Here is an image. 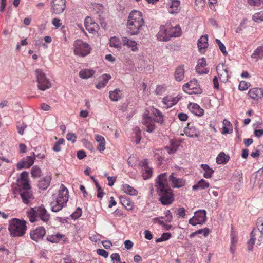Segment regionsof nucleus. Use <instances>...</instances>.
I'll use <instances>...</instances> for the list:
<instances>
[{
    "label": "nucleus",
    "mask_w": 263,
    "mask_h": 263,
    "mask_svg": "<svg viewBox=\"0 0 263 263\" xmlns=\"http://www.w3.org/2000/svg\"><path fill=\"white\" fill-rule=\"evenodd\" d=\"M99 29V25L95 22H93L89 26L88 25L86 26V29L91 33L97 32Z\"/></svg>",
    "instance_id": "a19ab883"
},
{
    "label": "nucleus",
    "mask_w": 263,
    "mask_h": 263,
    "mask_svg": "<svg viewBox=\"0 0 263 263\" xmlns=\"http://www.w3.org/2000/svg\"><path fill=\"white\" fill-rule=\"evenodd\" d=\"M65 0H52L51 8L53 12L55 14H60L63 12L65 8Z\"/></svg>",
    "instance_id": "9b49d317"
},
{
    "label": "nucleus",
    "mask_w": 263,
    "mask_h": 263,
    "mask_svg": "<svg viewBox=\"0 0 263 263\" xmlns=\"http://www.w3.org/2000/svg\"><path fill=\"white\" fill-rule=\"evenodd\" d=\"M144 22L141 13L137 10L132 11L128 18L127 30L131 35H137L139 33Z\"/></svg>",
    "instance_id": "f03ea898"
},
{
    "label": "nucleus",
    "mask_w": 263,
    "mask_h": 263,
    "mask_svg": "<svg viewBox=\"0 0 263 263\" xmlns=\"http://www.w3.org/2000/svg\"><path fill=\"white\" fill-rule=\"evenodd\" d=\"M39 218V219L42 220V221L47 222L49 220L50 217L49 215H37Z\"/></svg>",
    "instance_id": "0e129e2a"
},
{
    "label": "nucleus",
    "mask_w": 263,
    "mask_h": 263,
    "mask_svg": "<svg viewBox=\"0 0 263 263\" xmlns=\"http://www.w3.org/2000/svg\"><path fill=\"white\" fill-rule=\"evenodd\" d=\"M257 224L258 230L263 234V217L258 219Z\"/></svg>",
    "instance_id": "864d4df0"
},
{
    "label": "nucleus",
    "mask_w": 263,
    "mask_h": 263,
    "mask_svg": "<svg viewBox=\"0 0 263 263\" xmlns=\"http://www.w3.org/2000/svg\"><path fill=\"white\" fill-rule=\"evenodd\" d=\"M27 222L24 219L12 218L9 221L8 231L11 237H23L26 232Z\"/></svg>",
    "instance_id": "7ed1b4c3"
},
{
    "label": "nucleus",
    "mask_w": 263,
    "mask_h": 263,
    "mask_svg": "<svg viewBox=\"0 0 263 263\" xmlns=\"http://www.w3.org/2000/svg\"><path fill=\"white\" fill-rule=\"evenodd\" d=\"M262 15L261 14V12L255 13L253 16L252 19L254 22H259V21H262Z\"/></svg>",
    "instance_id": "3c124183"
},
{
    "label": "nucleus",
    "mask_w": 263,
    "mask_h": 263,
    "mask_svg": "<svg viewBox=\"0 0 263 263\" xmlns=\"http://www.w3.org/2000/svg\"><path fill=\"white\" fill-rule=\"evenodd\" d=\"M184 133L186 136L190 137H199L198 130L194 126H191L188 124L187 127L184 129Z\"/></svg>",
    "instance_id": "bb28decb"
},
{
    "label": "nucleus",
    "mask_w": 263,
    "mask_h": 263,
    "mask_svg": "<svg viewBox=\"0 0 263 263\" xmlns=\"http://www.w3.org/2000/svg\"><path fill=\"white\" fill-rule=\"evenodd\" d=\"M237 242V238L236 234L233 230L231 231V243L232 245H236Z\"/></svg>",
    "instance_id": "603ef678"
},
{
    "label": "nucleus",
    "mask_w": 263,
    "mask_h": 263,
    "mask_svg": "<svg viewBox=\"0 0 263 263\" xmlns=\"http://www.w3.org/2000/svg\"><path fill=\"white\" fill-rule=\"evenodd\" d=\"M122 205H124L127 210H130L132 208V203L127 200H123Z\"/></svg>",
    "instance_id": "338daca9"
},
{
    "label": "nucleus",
    "mask_w": 263,
    "mask_h": 263,
    "mask_svg": "<svg viewBox=\"0 0 263 263\" xmlns=\"http://www.w3.org/2000/svg\"><path fill=\"white\" fill-rule=\"evenodd\" d=\"M174 173H172L169 176L168 180L173 183V187L179 188L183 186L184 184V181L182 179L177 178L174 176Z\"/></svg>",
    "instance_id": "6ab92c4d"
},
{
    "label": "nucleus",
    "mask_w": 263,
    "mask_h": 263,
    "mask_svg": "<svg viewBox=\"0 0 263 263\" xmlns=\"http://www.w3.org/2000/svg\"><path fill=\"white\" fill-rule=\"evenodd\" d=\"M206 215H194V216L189 220V223L193 225L202 224L206 221Z\"/></svg>",
    "instance_id": "dca6fc26"
},
{
    "label": "nucleus",
    "mask_w": 263,
    "mask_h": 263,
    "mask_svg": "<svg viewBox=\"0 0 263 263\" xmlns=\"http://www.w3.org/2000/svg\"><path fill=\"white\" fill-rule=\"evenodd\" d=\"M250 86V84L245 81H241L239 85V90L243 91L247 89Z\"/></svg>",
    "instance_id": "09e8293b"
},
{
    "label": "nucleus",
    "mask_w": 263,
    "mask_h": 263,
    "mask_svg": "<svg viewBox=\"0 0 263 263\" xmlns=\"http://www.w3.org/2000/svg\"><path fill=\"white\" fill-rule=\"evenodd\" d=\"M230 157L224 153L220 152L216 158V162L219 164H225L229 160Z\"/></svg>",
    "instance_id": "f704fd0d"
},
{
    "label": "nucleus",
    "mask_w": 263,
    "mask_h": 263,
    "mask_svg": "<svg viewBox=\"0 0 263 263\" xmlns=\"http://www.w3.org/2000/svg\"><path fill=\"white\" fill-rule=\"evenodd\" d=\"M51 180L50 175H47L41 179L38 184V186L40 189L45 190L49 186Z\"/></svg>",
    "instance_id": "a878e982"
},
{
    "label": "nucleus",
    "mask_w": 263,
    "mask_h": 263,
    "mask_svg": "<svg viewBox=\"0 0 263 263\" xmlns=\"http://www.w3.org/2000/svg\"><path fill=\"white\" fill-rule=\"evenodd\" d=\"M86 156V153L83 150H80L77 152V157L79 159H82Z\"/></svg>",
    "instance_id": "bf43d9fd"
},
{
    "label": "nucleus",
    "mask_w": 263,
    "mask_h": 263,
    "mask_svg": "<svg viewBox=\"0 0 263 263\" xmlns=\"http://www.w3.org/2000/svg\"><path fill=\"white\" fill-rule=\"evenodd\" d=\"M215 41H216V43L217 44V45H218L219 48L220 50V51H221V52L224 55H227V50H226L224 45L220 41V40H219L218 39H216L215 40Z\"/></svg>",
    "instance_id": "49530a36"
},
{
    "label": "nucleus",
    "mask_w": 263,
    "mask_h": 263,
    "mask_svg": "<svg viewBox=\"0 0 263 263\" xmlns=\"http://www.w3.org/2000/svg\"><path fill=\"white\" fill-rule=\"evenodd\" d=\"M168 35L170 36V39L171 37H176L181 35V30L179 25H176L175 27H171L170 26H167Z\"/></svg>",
    "instance_id": "393cba45"
},
{
    "label": "nucleus",
    "mask_w": 263,
    "mask_h": 263,
    "mask_svg": "<svg viewBox=\"0 0 263 263\" xmlns=\"http://www.w3.org/2000/svg\"><path fill=\"white\" fill-rule=\"evenodd\" d=\"M33 156H29L26 157V160L25 161V162L26 164V168H29L34 163V160L36 157L35 156L34 152H33Z\"/></svg>",
    "instance_id": "c03bdc74"
},
{
    "label": "nucleus",
    "mask_w": 263,
    "mask_h": 263,
    "mask_svg": "<svg viewBox=\"0 0 263 263\" xmlns=\"http://www.w3.org/2000/svg\"><path fill=\"white\" fill-rule=\"evenodd\" d=\"M122 43L123 45H126L128 48H130L133 51H136L138 50L137 43L134 40H131L127 37H123Z\"/></svg>",
    "instance_id": "cd10ccee"
},
{
    "label": "nucleus",
    "mask_w": 263,
    "mask_h": 263,
    "mask_svg": "<svg viewBox=\"0 0 263 263\" xmlns=\"http://www.w3.org/2000/svg\"><path fill=\"white\" fill-rule=\"evenodd\" d=\"M17 127L18 133L21 135H23L24 134L25 129L27 127V125L24 123H22L21 125H18Z\"/></svg>",
    "instance_id": "13d9d810"
},
{
    "label": "nucleus",
    "mask_w": 263,
    "mask_h": 263,
    "mask_svg": "<svg viewBox=\"0 0 263 263\" xmlns=\"http://www.w3.org/2000/svg\"><path fill=\"white\" fill-rule=\"evenodd\" d=\"M97 253L99 255L101 256L104 257L105 258H106L108 256V252L106 251H105V250L102 249H98L97 250Z\"/></svg>",
    "instance_id": "8fccbe9b"
},
{
    "label": "nucleus",
    "mask_w": 263,
    "mask_h": 263,
    "mask_svg": "<svg viewBox=\"0 0 263 263\" xmlns=\"http://www.w3.org/2000/svg\"><path fill=\"white\" fill-rule=\"evenodd\" d=\"M65 141L64 139L63 138H60L59 140L55 142L53 147V150L55 152H60L61 149V145L63 144Z\"/></svg>",
    "instance_id": "a18cd8bd"
},
{
    "label": "nucleus",
    "mask_w": 263,
    "mask_h": 263,
    "mask_svg": "<svg viewBox=\"0 0 263 263\" xmlns=\"http://www.w3.org/2000/svg\"><path fill=\"white\" fill-rule=\"evenodd\" d=\"M109 45L111 47L117 48L118 50L121 49V43L119 39L116 36L111 37L109 40Z\"/></svg>",
    "instance_id": "4c0bfd02"
},
{
    "label": "nucleus",
    "mask_w": 263,
    "mask_h": 263,
    "mask_svg": "<svg viewBox=\"0 0 263 263\" xmlns=\"http://www.w3.org/2000/svg\"><path fill=\"white\" fill-rule=\"evenodd\" d=\"M179 99L180 98L178 97L166 96L163 98L162 102L165 105L164 107L168 108L175 105Z\"/></svg>",
    "instance_id": "4468645a"
},
{
    "label": "nucleus",
    "mask_w": 263,
    "mask_h": 263,
    "mask_svg": "<svg viewBox=\"0 0 263 263\" xmlns=\"http://www.w3.org/2000/svg\"><path fill=\"white\" fill-rule=\"evenodd\" d=\"M248 3L251 6H260L263 4V0H247Z\"/></svg>",
    "instance_id": "de8ad7c7"
},
{
    "label": "nucleus",
    "mask_w": 263,
    "mask_h": 263,
    "mask_svg": "<svg viewBox=\"0 0 263 263\" xmlns=\"http://www.w3.org/2000/svg\"><path fill=\"white\" fill-rule=\"evenodd\" d=\"M46 239L52 243H58L61 241H65L66 237L63 234L57 233L56 234L47 235Z\"/></svg>",
    "instance_id": "f3484780"
},
{
    "label": "nucleus",
    "mask_w": 263,
    "mask_h": 263,
    "mask_svg": "<svg viewBox=\"0 0 263 263\" xmlns=\"http://www.w3.org/2000/svg\"><path fill=\"white\" fill-rule=\"evenodd\" d=\"M110 258L112 262L120 260V255L118 253H113L111 255Z\"/></svg>",
    "instance_id": "e2e57ef3"
},
{
    "label": "nucleus",
    "mask_w": 263,
    "mask_h": 263,
    "mask_svg": "<svg viewBox=\"0 0 263 263\" xmlns=\"http://www.w3.org/2000/svg\"><path fill=\"white\" fill-rule=\"evenodd\" d=\"M201 167L205 171L203 175V177L205 178H210L214 172V170L206 164H202Z\"/></svg>",
    "instance_id": "c9c22d12"
},
{
    "label": "nucleus",
    "mask_w": 263,
    "mask_h": 263,
    "mask_svg": "<svg viewBox=\"0 0 263 263\" xmlns=\"http://www.w3.org/2000/svg\"><path fill=\"white\" fill-rule=\"evenodd\" d=\"M122 187L123 191L127 194L131 196H135L138 194V191L129 184H124L122 185Z\"/></svg>",
    "instance_id": "c756f323"
},
{
    "label": "nucleus",
    "mask_w": 263,
    "mask_h": 263,
    "mask_svg": "<svg viewBox=\"0 0 263 263\" xmlns=\"http://www.w3.org/2000/svg\"><path fill=\"white\" fill-rule=\"evenodd\" d=\"M178 117L180 120L185 121L187 119L188 116L186 114L181 112L178 114Z\"/></svg>",
    "instance_id": "680f3d73"
},
{
    "label": "nucleus",
    "mask_w": 263,
    "mask_h": 263,
    "mask_svg": "<svg viewBox=\"0 0 263 263\" xmlns=\"http://www.w3.org/2000/svg\"><path fill=\"white\" fill-rule=\"evenodd\" d=\"M197 234H202L204 237H206L209 234V230L208 228L200 229L196 231Z\"/></svg>",
    "instance_id": "4d7b16f0"
},
{
    "label": "nucleus",
    "mask_w": 263,
    "mask_h": 263,
    "mask_svg": "<svg viewBox=\"0 0 263 263\" xmlns=\"http://www.w3.org/2000/svg\"><path fill=\"white\" fill-rule=\"evenodd\" d=\"M216 70L219 78L222 82H227L229 78V73L228 68L223 64H219L217 67Z\"/></svg>",
    "instance_id": "9d476101"
},
{
    "label": "nucleus",
    "mask_w": 263,
    "mask_h": 263,
    "mask_svg": "<svg viewBox=\"0 0 263 263\" xmlns=\"http://www.w3.org/2000/svg\"><path fill=\"white\" fill-rule=\"evenodd\" d=\"M143 124L145 126V130L148 133H152L155 129L154 118L146 114L143 115Z\"/></svg>",
    "instance_id": "1a4fd4ad"
},
{
    "label": "nucleus",
    "mask_w": 263,
    "mask_h": 263,
    "mask_svg": "<svg viewBox=\"0 0 263 263\" xmlns=\"http://www.w3.org/2000/svg\"><path fill=\"white\" fill-rule=\"evenodd\" d=\"M208 35H203L201 36V37L198 40L197 46L198 48L199 49V50L201 52H204L205 49L208 47Z\"/></svg>",
    "instance_id": "aec40b11"
},
{
    "label": "nucleus",
    "mask_w": 263,
    "mask_h": 263,
    "mask_svg": "<svg viewBox=\"0 0 263 263\" xmlns=\"http://www.w3.org/2000/svg\"><path fill=\"white\" fill-rule=\"evenodd\" d=\"M182 88L184 91L189 94H200L202 92V89L198 85L196 79L191 80L185 84Z\"/></svg>",
    "instance_id": "0eeeda50"
},
{
    "label": "nucleus",
    "mask_w": 263,
    "mask_h": 263,
    "mask_svg": "<svg viewBox=\"0 0 263 263\" xmlns=\"http://www.w3.org/2000/svg\"><path fill=\"white\" fill-rule=\"evenodd\" d=\"M175 79L177 81H182L184 77V65H179L175 69L174 73Z\"/></svg>",
    "instance_id": "b1692460"
},
{
    "label": "nucleus",
    "mask_w": 263,
    "mask_h": 263,
    "mask_svg": "<svg viewBox=\"0 0 263 263\" xmlns=\"http://www.w3.org/2000/svg\"><path fill=\"white\" fill-rule=\"evenodd\" d=\"M42 171L40 167L37 166H34L31 171V174L34 178L40 177L41 175Z\"/></svg>",
    "instance_id": "37998d69"
},
{
    "label": "nucleus",
    "mask_w": 263,
    "mask_h": 263,
    "mask_svg": "<svg viewBox=\"0 0 263 263\" xmlns=\"http://www.w3.org/2000/svg\"><path fill=\"white\" fill-rule=\"evenodd\" d=\"M111 76L108 74H104L100 77L99 81L96 85V88L100 89L105 87L109 80L111 79Z\"/></svg>",
    "instance_id": "5701e85b"
},
{
    "label": "nucleus",
    "mask_w": 263,
    "mask_h": 263,
    "mask_svg": "<svg viewBox=\"0 0 263 263\" xmlns=\"http://www.w3.org/2000/svg\"><path fill=\"white\" fill-rule=\"evenodd\" d=\"M32 212H28L27 214H46L47 211L43 205L39 207H34L31 208Z\"/></svg>",
    "instance_id": "ea45409f"
},
{
    "label": "nucleus",
    "mask_w": 263,
    "mask_h": 263,
    "mask_svg": "<svg viewBox=\"0 0 263 263\" xmlns=\"http://www.w3.org/2000/svg\"><path fill=\"white\" fill-rule=\"evenodd\" d=\"M91 49L90 45L82 40L78 39L73 43V52L76 55L85 57L90 53Z\"/></svg>",
    "instance_id": "39448f33"
},
{
    "label": "nucleus",
    "mask_w": 263,
    "mask_h": 263,
    "mask_svg": "<svg viewBox=\"0 0 263 263\" xmlns=\"http://www.w3.org/2000/svg\"><path fill=\"white\" fill-rule=\"evenodd\" d=\"M180 2L179 0H172L171 4L168 8L169 12L171 14H176L180 11Z\"/></svg>",
    "instance_id": "c85d7f7f"
},
{
    "label": "nucleus",
    "mask_w": 263,
    "mask_h": 263,
    "mask_svg": "<svg viewBox=\"0 0 263 263\" xmlns=\"http://www.w3.org/2000/svg\"><path fill=\"white\" fill-rule=\"evenodd\" d=\"M156 186L157 193L160 195V201L163 205L171 204L174 200V194L172 190L167 186L166 173L158 175L156 180Z\"/></svg>",
    "instance_id": "f257e3e1"
},
{
    "label": "nucleus",
    "mask_w": 263,
    "mask_h": 263,
    "mask_svg": "<svg viewBox=\"0 0 263 263\" xmlns=\"http://www.w3.org/2000/svg\"><path fill=\"white\" fill-rule=\"evenodd\" d=\"M255 235L254 234L253 231H252L251 233H250V238L247 242L248 249L249 250H252L254 245L255 243Z\"/></svg>",
    "instance_id": "79ce46f5"
},
{
    "label": "nucleus",
    "mask_w": 263,
    "mask_h": 263,
    "mask_svg": "<svg viewBox=\"0 0 263 263\" xmlns=\"http://www.w3.org/2000/svg\"><path fill=\"white\" fill-rule=\"evenodd\" d=\"M206 65L205 59L204 58H201L198 61V64L196 66L195 70L199 74H207L209 72V70H202L201 68L205 67Z\"/></svg>",
    "instance_id": "412c9836"
},
{
    "label": "nucleus",
    "mask_w": 263,
    "mask_h": 263,
    "mask_svg": "<svg viewBox=\"0 0 263 263\" xmlns=\"http://www.w3.org/2000/svg\"><path fill=\"white\" fill-rule=\"evenodd\" d=\"M133 242L129 240H126L124 241L125 248L127 250L130 249L133 247Z\"/></svg>",
    "instance_id": "052dcab7"
},
{
    "label": "nucleus",
    "mask_w": 263,
    "mask_h": 263,
    "mask_svg": "<svg viewBox=\"0 0 263 263\" xmlns=\"http://www.w3.org/2000/svg\"><path fill=\"white\" fill-rule=\"evenodd\" d=\"M76 138L77 136L74 134L68 133L66 135L67 140L72 141V143H74L76 141Z\"/></svg>",
    "instance_id": "5fc2aeb1"
},
{
    "label": "nucleus",
    "mask_w": 263,
    "mask_h": 263,
    "mask_svg": "<svg viewBox=\"0 0 263 263\" xmlns=\"http://www.w3.org/2000/svg\"><path fill=\"white\" fill-rule=\"evenodd\" d=\"M141 172L142 174L143 178L144 180H146L150 178L152 176V168L149 167L142 168Z\"/></svg>",
    "instance_id": "58836bf2"
},
{
    "label": "nucleus",
    "mask_w": 263,
    "mask_h": 263,
    "mask_svg": "<svg viewBox=\"0 0 263 263\" xmlns=\"http://www.w3.org/2000/svg\"><path fill=\"white\" fill-rule=\"evenodd\" d=\"M167 26H161L160 30L157 34V37L159 41H167L170 40V36L168 35Z\"/></svg>",
    "instance_id": "ddd939ff"
},
{
    "label": "nucleus",
    "mask_w": 263,
    "mask_h": 263,
    "mask_svg": "<svg viewBox=\"0 0 263 263\" xmlns=\"http://www.w3.org/2000/svg\"><path fill=\"white\" fill-rule=\"evenodd\" d=\"M121 97V91L119 88L109 92V98L112 101H118Z\"/></svg>",
    "instance_id": "2f4dec72"
},
{
    "label": "nucleus",
    "mask_w": 263,
    "mask_h": 263,
    "mask_svg": "<svg viewBox=\"0 0 263 263\" xmlns=\"http://www.w3.org/2000/svg\"><path fill=\"white\" fill-rule=\"evenodd\" d=\"M17 185L20 187V192L30 190V185L28 180H23L17 181Z\"/></svg>",
    "instance_id": "e433bc0d"
},
{
    "label": "nucleus",
    "mask_w": 263,
    "mask_h": 263,
    "mask_svg": "<svg viewBox=\"0 0 263 263\" xmlns=\"http://www.w3.org/2000/svg\"><path fill=\"white\" fill-rule=\"evenodd\" d=\"M68 191L63 185L61 184L55 202H52L51 209L53 212H57L64 206L68 200Z\"/></svg>",
    "instance_id": "20e7f679"
},
{
    "label": "nucleus",
    "mask_w": 263,
    "mask_h": 263,
    "mask_svg": "<svg viewBox=\"0 0 263 263\" xmlns=\"http://www.w3.org/2000/svg\"><path fill=\"white\" fill-rule=\"evenodd\" d=\"M30 238L36 242H40L43 239L46 235V230L43 227H38L36 229L32 230L29 233Z\"/></svg>",
    "instance_id": "6e6552de"
},
{
    "label": "nucleus",
    "mask_w": 263,
    "mask_h": 263,
    "mask_svg": "<svg viewBox=\"0 0 263 263\" xmlns=\"http://www.w3.org/2000/svg\"><path fill=\"white\" fill-rule=\"evenodd\" d=\"M103 246L106 249H109L112 246L111 242L109 240H104L102 241Z\"/></svg>",
    "instance_id": "69168bd1"
},
{
    "label": "nucleus",
    "mask_w": 263,
    "mask_h": 263,
    "mask_svg": "<svg viewBox=\"0 0 263 263\" xmlns=\"http://www.w3.org/2000/svg\"><path fill=\"white\" fill-rule=\"evenodd\" d=\"M249 97L254 100H258L263 97V89L260 88H253L249 92Z\"/></svg>",
    "instance_id": "2eb2a0df"
},
{
    "label": "nucleus",
    "mask_w": 263,
    "mask_h": 263,
    "mask_svg": "<svg viewBox=\"0 0 263 263\" xmlns=\"http://www.w3.org/2000/svg\"><path fill=\"white\" fill-rule=\"evenodd\" d=\"M28 173L27 171H23L20 174V179H17L18 181H22L23 180H28Z\"/></svg>",
    "instance_id": "6e6d98bb"
},
{
    "label": "nucleus",
    "mask_w": 263,
    "mask_h": 263,
    "mask_svg": "<svg viewBox=\"0 0 263 263\" xmlns=\"http://www.w3.org/2000/svg\"><path fill=\"white\" fill-rule=\"evenodd\" d=\"M195 5L198 7V8H202L204 5V0H195Z\"/></svg>",
    "instance_id": "774afa93"
},
{
    "label": "nucleus",
    "mask_w": 263,
    "mask_h": 263,
    "mask_svg": "<svg viewBox=\"0 0 263 263\" xmlns=\"http://www.w3.org/2000/svg\"><path fill=\"white\" fill-rule=\"evenodd\" d=\"M95 73V71L91 69H85L79 72V77L83 79H87L92 77Z\"/></svg>",
    "instance_id": "72a5a7b5"
},
{
    "label": "nucleus",
    "mask_w": 263,
    "mask_h": 263,
    "mask_svg": "<svg viewBox=\"0 0 263 263\" xmlns=\"http://www.w3.org/2000/svg\"><path fill=\"white\" fill-rule=\"evenodd\" d=\"M172 220V215H165L164 217L156 219L155 222H158L159 224L162 225L165 230H168L171 229L172 226L168 224L167 223L170 222Z\"/></svg>",
    "instance_id": "f8f14e48"
},
{
    "label": "nucleus",
    "mask_w": 263,
    "mask_h": 263,
    "mask_svg": "<svg viewBox=\"0 0 263 263\" xmlns=\"http://www.w3.org/2000/svg\"><path fill=\"white\" fill-rule=\"evenodd\" d=\"M251 57L257 61L263 58V46L258 47L252 54Z\"/></svg>",
    "instance_id": "473e14b6"
},
{
    "label": "nucleus",
    "mask_w": 263,
    "mask_h": 263,
    "mask_svg": "<svg viewBox=\"0 0 263 263\" xmlns=\"http://www.w3.org/2000/svg\"><path fill=\"white\" fill-rule=\"evenodd\" d=\"M188 107L191 111L198 116H202L204 114V110L199 105L196 103H190Z\"/></svg>",
    "instance_id": "4be33fe9"
},
{
    "label": "nucleus",
    "mask_w": 263,
    "mask_h": 263,
    "mask_svg": "<svg viewBox=\"0 0 263 263\" xmlns=\"http://www.w3.org/2000/svg\"><path fill=\"white\" fill-rule=\"evenodd\" d=\"M209 183L204 179H201L198 183L192 186L193 190H204L209 187Z\"/></svg>",
    "instance_id": "7c9ffc66"
},
{
    "label": "nucleus",
    "mask_w": 263,
    "mask_h": 263,
    "mask_svg": "<svg viewBox=\"0 0 263 263\" xmlns=\"http://www.w3.org/2000/svg\"><path fill=\"white\" fill-rule=\"evenodd\" d=\"M20 195L23 202L26 204H28L34 199V196L31 190L21 191Z\"/></svg>",
    "instance_id": "a211bd4d"
},
{
    "label": "nucleus",
    "mask_w": 263,
    "mask_h": 263,
    "mask_svg": "<svg viewBox=\"0 0 263 263\" xmlns=\"http://www.w3.org/2000/svg\"><path fill=\"white\" fill-rule=\"evenodd\" d=\"M35 73L37 79L39 89L42 91H45L51 87V83L46 78L45 73H44L41 69H36Z\"/></svg>",
    "instance_id": "423d86ee"
}]
</instances>
